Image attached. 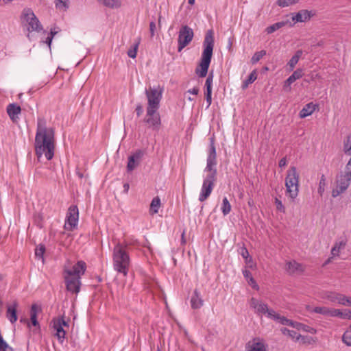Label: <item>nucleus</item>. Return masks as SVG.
<instances>
[{"mask_svg":"<svg viewBox=\"0 0 351 351\" xmlns=\"http://www.w3.org/2000/svg\"><path fill=\"white\" fill-rule=\"evenodd\" d=\"M160 206V199L157 196L152 200L149 208V213L151 215H154L158 213L159 208Z\"/></svg>","mask_w":351,"mask_h":351,"instance_id":"obj_31","label":"nucleus"},{"mask_svg":"<svg viewBox=\"0 0 351 351\" xmlns=\"http://www.w3.org/2000/svg\"><path fill=\"white\" fill-rule=\"evenodd\" d=\"M6 111L12 122L16 123L19 120L18 115L21 112V106L15 103L10 104L6 108Z\"/></svg>","mask_w":351,"mask_h":351,"instance_id":"obj_15","label":"nucleus"},{"mask_svg":"<svg viewBox=\"0 0 351 351\" xmlns=\"http://www.w3.org/2000/svg\"><path fill=\"white\" fill-rule=\"evenodd\" d=\"M188 93L197 95L199 93V88L197 87H193L191 89L188 90Z\"/></svg>","mask_w":351,"mask_h":351,"instance_id":"obj_63","label":"nucleus"},{"mask_svg":"<svg viewBox=\"0 0 351 351\" xmlns=\"http://www.w3.org/2000/svg\"><path fill=\"white\" fill-rule=\"evenodd\" d=\"M141 38H138V40L133 44V45L130 47V49L128 51V56L130 58H135L136 57L137 50L138 45L140 44Z\"/></svg>","mask_w":351,"mask_h":351,"instance_id":"obj_36","label":"nucleus"},{"mask_svg":"<svg viewBox=\"0 0 351 351\" xmlns=\"http://www.w3.org/2000/svg\"><path fill=\"white\" fill-rule=\"evenodd\" d=\"M313 312L325 316H330L331 308L326 306H316L313 308Z\"/></svg>","mask_w":351,"mask_h":351,"instance_id":"obj_35","label":"nucleus"},{"mask_svg":"<svg viewBox=\"0 0 351 351\" xmlns=\"http://www.w3.org/2000/svg\"><path fill=\"white\" fill-rule=\"evenodd\" d=\"M267 344L260 337H254L245 345L246 351H267Z\"/></svg>","mask_w":351,"mask_h":351,"instance_id":"obj_13","label":"nucleus"},{"mask_svg":"<svg viewBox=\"0 0 351 351\" xmlns=\"http://www.w3.org/2000/svg\"><path fill=\"white\" fill-rule=\"evenodd\" d=\"M56 7L66 11L69 8V0H55Z\"/></svg>","mask_w":351,"mask_h":351,"instance_id":"obj_37","label":"nucleus"},{"mask_svg":"<svg viewBox=\"0 0 351 351\" xmlns=\"http://www.w3.org/2000/svg\"><path fill=\"white\" fill-rule=\"evenodd\" d=\"M239 254H241V256L244 259H247V258H249L250 254H249L248 250H247V249L245 247V245H244V244H243V245L240 248V250H239Z\"/></svg>","mask_w":351,"mask_h":351,"instance_id":"obj_48","label":"nucleus"},{"mask_svg":"<svg viewBox=\"0 0 351 351\" xmlns=\"http://www.w3.org/2000/svg\"><path fill=\"white\" fill-rule=\"evenodd\" d=\"M317 107L316 104L313 102H310L306 104L303 108L300 111L299 116L300 118H305L311 114L315 110Z\"/></svg>","mask_w":351,"mask_h":351,"instance_id":"obj_22","label":"nucleus"},{"mask_svg":"<svg viewBox=\"0 0 351 351\" xmlns=\"http://www.w3.org/2000/svg\"><path fill=\"white\" fill-rule=\"evenodd\" d=\"M209 141L210 143L206 159V166L204 169V171L208 173L203 180L201 192L199 196V200L200 202L205 201L210 195L215 186V183L217 181V152L215 138L210 137Z\"/></svg>","mask_w":351,"mask_h":351,"instance_id":"obj_1","label":"nucleus"},{"mask_svg":"<svg viewBox=\"0 0 351 351\" xmlns=\"http://www.w3.org/2000/svg\"><path fill=\"white\" fill-rule=\"evenodd\" d=\"M346 245V241H343L336 242L335 243V245H337V247H339L340 250H341V249L344 248Z\"/></svg>","mask_w":351,"mask_h":351,"instance_id":"obj_62","label":"nucleus"},{"mask_svg":"<svg viewBox=\"0 0 351 351\" xmlns=\"http://www.w3.org/2000/svg\"><path fill=\"white\" fill-rule=\"evenodd\" d=\"M39 311H41V308L35 304L32 305L30 309V319L34 326H39V323L37 320V313Z\"/></svg>","mask_w":351,"mask_h":351,"instance_id":"obj_25","label":"nucleus"},{"mask_svg":"<svg viewBox=\"0 0 351 351\" xmlns=\"http://www.w3.org/2000/svg\"><path fill=\"white\" fill-rule=\"evenodd\" d=\"M0 350L3 351H14V348L10 346L5 340L0 343Z\"/></svg>","mask_w":351,"mask_h":351,"instance_id":"obj_46","label":"nucleus"},{"mask_svg":"<svg viewBox=\"0 0 351 351\" xmlns=\"http://www.w3.org/2000/svg\"><path fill=\"white\" fill-rule=\"evenodd\" d=\"M300 174L295 166H291L287 173L285 178L286 193L291 198L295 199L299 191Z\"/></svg>","mask_w":351,"mask_h":351,"instance_id":"obj_5","label":"nucleus"},{"mask_svg":"<svg viewBox=\"0 0 351 351\" xmlns=\"http://www.w3.org/2000/svg\"><path fill=\"white\" fill-rule=\"evenodd\" d=\"M330 317H338L341 319H351V310L345 309L341 311L339 309L331 308Z\"/></svg>","mask_w":351,"mask_h":351,"instance_id":"obj_23","label":"nucleus"},{"mask_svg":"<svg viewBox=\"0 0 351 351\" xmlns=\"http://www.w3.org/2000/svg\"><path fill=\"white\" fill-rule=\"evenodd\" d=\"M260 302L254 298H252L251 299V306L254 308H257Z\"/></svg>","mask_w":351,"mask_h":351,"instance_id":"obj_60","label":"nucleus"},{"mask_svg":"<svg viewBox=\"0 0 351 351\" xmlns=\"http://www.w3.org/2000/svg\"><path fill=\"white\" fill-rule=\"evenodd\" d=\"M127 249V244L118 242L112 250L113 268L124 276L128 275L130 265V258Z\"/></svg>","mask_w":351,"mask_h":351,"instance_id":"obj_4","label":"nucleus"},{"mask_svg":"<svg viewBox=\"0 0 351 351\" xmlns=\"http://www.w3.org/2000/svg\"><path fill=\"white\" fill-rule=\"evenodd\" d=\"M231 204H230L228 198L226 197H224L222 200V204H221V212L224 216L229 214L231 211Z\"/></svg>","mask_w":351,"mask_h":351,"instance_id":"obj_34","label":"nucleus"},{"mask_svg":"<svg viewBox=\"0 0 351 351\" xmlns=\"http://www.w3.org/2000/svg\"><path fill=\"white\" fill-rule=\"evenodd\" d=\"M248 282H249V285L254 289H256L258 290V285H257L256 280H254V278H250V280H248Z\"/></svg>","mask_w":351,"mask_h":351,"instance_id":"obj_56","label":"nucleus"},{"mask_svg":"<svg viewBox=\"0 0 351 351\" xmlns=\"http://www.w3.org/2000/svg\"><path fill=\"white\" fill-rule=\"evenodd\" d=\"M339 297H340V298H339L340 300H339V304L346 306L347 301H348V297L345 296L343 294H341V295Z\"/></svg>","mask_w":351,"mask_h":351,"instance_id":"obj_58","label":"nucleus"},{"mask_svg":"<svg viewBox=\"0 0 351 351\" xmlns=\"http://www.w3.org/2000/svg\"><path fill=\"white\" fill-rule=\"evenodd\" d=\"M266 55L265 50H261L256 52L251 58L252 64H254L257 63L264 56Z\"/></svg>","mask_w":351,"mask_h":351,"instance_id":"obj_41","label":"nucleus"},{"mask_svg":"<svg viewBox=\"0 0 351 351\" xmlns=\"http://www.w3.org/2000/svg\"><path fill=\"white\" fill-rule=\"evenodd\" d=\"M269 314L272 315L273 320L280 323L282 325L289 326L293 324V321L287 319L285 316H281L276 312L275 313V314H271V313Z\"/></svg>","mask_w":351,"mask_h":351,"instance_id":"obj_29","label":"nucleus"},{"mask_svg":"<svg viewBox=\"0 0 351 351\" xmlns=\"http://www.w3.org/2000/svg\"><path fill=\"white\" fill-rule=\"evenodd\" d=\"M275 204L276 206V208L278 210L285 213V208L284 205L282 204V202L281 200H280L278 198H275Z\"/></svg>","mask_w":351,"mask_h":351,"instance_id":"obj_47","label":"nucleus"},{"mask_svg":"<svg viewBox=\"0 0 351 351\" xmlns=\"http://www.w3.org/2000/svg\"><path fill=\"white\" fill-rule=\"evenodd\" d=\"M35 153L39 159L44 154L45 158L50 160L54 156L55 130L53 128L38 125L35 136Z\"/></svg>","mask_w":351,"mask_h":351,"instance_id":"obj_2","label":"nucleus"},{"mask_svg":"<svg viewBox=\"0 0 351 351\" xmlns=\"http://www.w3.org/2000/svg\"><path fill=\"white\" fill-rule=\"evenodd\" d=\"M143 111L144 110L142 104L140 103L137 104L135 108V112L136 114L137 117H140L143 114Z\"/></svg>","mask_w":351,"mask_h":351,"instance_id":"obj_51","label":"nucleus"},{"mask_svg":"<svg viewBox=\"0 0 351 351\" xmlns=\"http://www.w3.org/2000/svg\"><path fill=\"white\" fill-rule=\"evenodd\" d=\"M286 270L289 274H293L297 271L304 272L305 267L295 261H291L286 263Z\"/></svg>","mask_w":351,"mask_h":351,"instance_id":"obj_19","label":"nucleus"},{"mask_svg":"<svg viewBox=\"0 0 351 351\" xmlns=\"http://www.w3.org/2000/svg\"><path fill=\"white\" fill-rule=\"evenodd\" d=\"M17 301H14L12 305H8L7 308L6 316L9 321L14 324L17 321V307H18Z\"/></svg>","mask_w":351,"mask_h":351,"instance_id":"obj_18","label":"nucleus"},{"mask_svg":"<svg viewBox=\"0 0 351 351\" xmlns=\"http://www.w3.org/2000/svg\"><path fill=\"white\" fill-rule=\"evenodd\" d=\"M145 93L147 99L146 109L158 110L162 99V90H158L154 88L149 87V89H145Z\"/></svg>","mask_w":351,"mask_h":351,"instance_id":"obj_6","label":"nucleus"},{"mask_svg":"<svg viewBox=\"0 0 351 351\" xmlns=\"http://www.w3.org/2000/svg\"><path fill=\"white\" fill-rule=\"evenodd\" d=\"M325 186H326V177L324 175H322L321 178L319 180V187H318V190H317L318 193L321 196H322V195L324 192Z\"/></svg>","mask_w":351,"mask_h":351,"instance_id":"obj_42","label":"nucleus"},{"mask_svg":"<svg viewBox=\"0 0 351 351\" xmlns=\"http://www.w3.org/2000/svg\"><path fill=\"white\" fill-rule=\"evenodd\" d=\"M104 6L110 9H118L121 6V0H97Z\"/></svg>","mask_w":351,"mask_h":351,"instance_id":"obj_27","label":"nucleus"},{"mask_svg":"<svg viewBox=\"0 0 351 351\" xmlns=\"http://www.w3.org/2000/svg\"><path fill=\"white\" fill-rule=\"evenodd\" d=\"M23 15L24 20L29 25V27L27 28L29 32H40L43 29L39 20L31 9H25L23 12Z\"/></svg>","mask_w":351,"mask_h":351,"instance_id":"obj_10","label":"nucleus"},{"mask_svg":"<svg viewBox=\"0 0 351 351\" xmlns=\"http://www.w3.org/2000/svg\"><path fill=\"white\" fill-rule=\"evenodd\" d=\"M289 23L290 24V27H292L293 25L291 24L289 21H280V22H277L276 23H274L272 24L271 25H269L268 26L266 29H265V32L269 34H272L273 32H274L275 31L282 28V27L285 26L287 24Z\"/></svg>","mask_w":351,"mask_h":351,"instance_id":"obj_24","label":"nucleus"},{"mask_svg":"<svg viewBox=\"0 0 351 351\" xmlns=\"http://www.w3.org/2000/svg\"><path fill=\"white\" fill-rule=\"evenodd\" d=\"M45 245L43 243H40L36 246L35 249V256L38 258L43 259L44 253L45 252Z\"/></svg>","mask_w":351,"mask_h":351,"instance_id":"obj_40","label":"nucleus"},{"mask_svg":"<svg viewBox=\"0 0 351 351\" xmlns=\"http://www.w3.org/2000/svg\"><path fill=\"white\" fill-rule=\"evenodd\" d=\"M79 210L76 205H71L68 208L64 228L69 231L73 230L77 226Z\"/></svg>","mask_w":351,"mask_h":351,"instance_id":"obj_8","label":"nucleus"},{"mask_svg":"<svg viewBox=\"0 0 351 351\" xmlns=\"http://www.w3.org/2000/svg\"><path fill=\"white\" fill-rule=\"evenodd\" d=\"M350 181L351 177L346 176V173H341L337 177L336 183L339 188L346 191L348 188Z\"/></svg>","mask_w":351,"mask_h":351,"instance_id":"obj_21","label":"nucleus"},{"mask_svg":"<svg viewBox=\"0 0 351 351\" xmlns=\"http://www.w3.org/2000/svg\"><path fill=\"white\" fill-rule=\"evenodd\" d=\"M86 270V263L84 261H78L73 266L72 269H64V274L80 277L84 275Z\"/></svg>","mask_w":351,"mask_h":351,"instance_id":"obj_14","label":"nucleus"},{"mask_svg":"<svg viewBox=\"0 0 351 351\" xmlns=\"http://www.w3.org/2000/svg\"><path fill=\"white\" fill-rule=\"evenodd\" d=\"M315 14V12L308 10H301L292 16V20L295 22H306Z\"/></svg>","mask_w":351,"mask_h":351,"instance_id":"obj_16","label":"nucleus"},{"mask_svg":"<svg viewBox=\"0 0 351 351\" xmlns=\"http://www.w3.org/2000/svg\"><path fill=\"white\" fill-rule=\"evenodd\" d=\"M145 154V152L142 149H137L132 155L128 157V161L127 164V171L132 172L136 167H137Z\"/></svg>","mask_w":351,"mask_h":351,"instance_id":"obj_12","label":"nucleus"},{"mask_svg":"<svg viewBox=\"0 0 351 351\" xmlns=\"http://www.w3.org/2000/svg\"><path fill=\"white\" fill-rule=\"evenodd\" d=\"M340 253L339 247H337V245H335L332 247L331 250V254L333 256H338Z\"/></svg>","mask_w":351,"mask_h":351,"instance_id":"obj_55","label":"nucleus"},{"mask_svg":"<svg viewBox=\"0 0 351 351\" xmlns=\"http://www.w3.org/2000/svg\"><path fill=\"white\" fill-rule=\"evenodd\" d=\"M298 0H278L276 3L281 8L289 6V5H293L296 3Z\"/></svg>","mask_w":351,"mask_h":351,"instance_id":"obj_43","label":"nucleus"},{"mask_svg":"<svg viewBox=\"0 0 351 351\" xmlns=\"http://www.w3.org/2000/svg\"><path fill=\"white\" fill-rule=\"evenodd\" d=\"M341 340L347 346L351 347V324L343 332Z\"/></svg>","mask_w":351,"mask_h":351,"instance_id":"obj_33","label":"nucleus"},{"mask_svg":"<svg viewBox=\"0 0 351 351\" xmlns=\"http://www.w3.org/2000/svg\"><path fill=\"white\" fill-rule=\"evenodd\" d=\"M194 33L193 29L188 25H183L178 33V51L180 52L186 47L193 40Z\"/></svg>","mask_w":351,"mask_h":351,"instance_id":"obj_7","label":"nucleus"},{"mask_svg":"<svg viewBox=\"0 0 351 351\" xmlns=\"http://www.w3.org/2000/svg\"><path fill=\"white\" fill-rule=\"evenodd\" d=\"M245 261L247 264L249 265V267L250 268L253 267L254 262H253L252 258L250 256H249V258H247V259H245Z\"/></svg>","mask_w":351,"mask_h":351,"instance_id":"obj_64","label":"nucleus"},{"mask_svg":"<svg viewBox=\"0 0 351 351\" xmlns=\"http://www.w3.org/2000/svg\"><path fill=\"white\" fill-rule=\"evenodd\" d=\"M64 279L67 291L75 294L80 291L82 283L80 277H73L64 274Z\"/></svg>","mask_w":351,"mask_h":351,"instance_id":"obj_11","label":"nucleus"},{"mask_svg":"<svg viewBox=\"0 0 351 351\" xmlns=\"http://www.w3.org/2000/svg\"><path fill=\"white\" fill-rule=\"evenodd\" d=\"M343 149L346 154L351 155V136H349L344 142Z\"/></svg>","mask_w":351,"mask_h":351,"instance_id":"obj_44","label":"nucleus"},{"mask_svg":"<svg viewBox=\"0 0 351 351\" xmlns=\"http://www.w3.org/2000/svg\"><path fill=\"white\" fill-rule=\"evenodd\" d=\"M344 191H345L344 190H343L341 188H339L338 185H337L336 189H335L332 191V196L333 197H336L338 195H339L341 193H343Z\"/></svg>","mask_w":351,"mask_h":351,"instance_id":"obj_53","label":"nucleus"},{"mask_svg":"<svg viewBox=\"0 0 351 351\" xmlns=\"http://www.w3.org/2000/svg\"><path fill=\"white\" fill-rule=\"evenodd\" d=\"M344 173H346V176L351 177V157L346 166Z\"/></svg>","mask_w":351,"mask_h":351,"instance_id":"obj_54","label":"nucleus"},{"mask_svg":"<svg viewBox=\"0 0 351 351\" xmlns=\"http://www.w3.org/2000/svg\"><path fill=\"white\" fill-rule=\"evenodd\" d=\"M303 52L302 50H298L295 54L291 57L289 60L288 64L290 67L291 70H293L295 66V64L298 62L300 57L302 56Z\"/></svg>","mask_w":351,"mask_h":351,"instance_id":"obj_32","label":"nucleus"},{"mask_svg":"<svg viewBox=\"0 0 351 351\" xmlns=\"http://www.w3.org/2000/svg\"><path fill=\"white\" fill-rule=\"evenodd\" d=\"M243 275L247 280H249L250 278H253L251 272L247 269L243 270Z\"/></svg>","mask_w":351,"mask_h":351,"instance_id":"obj_57","label":"nucleus"},{"mask_svg":"<svg viewBox=\"0 0 351 351\" xmlns=\"http://www.w3.org/2000/svg\"><path fill=\"white\" fill-rule=\"evenodd\" d=\"M287 164V158L286 157H284L282 158H281L278 162V166L280 168H282V167H285Z\"/></svg>","mask_w":351,"mask_h":351,"instance_id":"obj_59","label":"nucleus"},{"mask_svg":"<svg viewBox=\"0 0 351 351\" xmlns=\"http://www.w3.org/2000/svg\"><path fill=\"white\" fill-rule=\"evenodd\" d=\"M213 71H211L206 78V82H205V91H212V87H213Z\"/></svg>","mask_w":351,"mask_h":351,"instance_id":"obj_39","label":"nucleus"},{"mask_svg":"<svg viewBox=\"0 0 351 351\" xmlns=\"http://www.w3.org/2000/svg\"><path fill=\"white\" fill-rule=\"evenodd\" d=\"M204 95L207 103L206 108H208L212 104V91H204Z\"/></svg>","mask_w":351,"mask_h":351,"instance_id":"obj_49","label":"nucleus"},{"mask_svg":"<svg viewBox=\"0 0 351 351\" xmlns=\"http://www.w3.org/2000/svg\"><path fill=\"white\" fill-rule=\"evenodd\" d=\"M341 294L338 293H331L330 295H328L327 298L328 300H330L331 302L333 303H338L339 302V298Z\"/></svg>","mask_w":351,"mask_h":351,"instance_id":"obj_45","label":"nucleus"},{"mask_svg":"<svg viewBox=\"0 0 351 351\" xmlns=\"http://www.w3.org/2000/svg\"><path fill=\"white\" fill-rule=\"evenodd\" d=\"M256 78L257 72L256 70L254 69L250 73L247 78L243 82L241 85L242 89H246L250 84H252L256 80Z\"/></svg>","mask_w":351,"mask_h":351,"instance_id":"obj_30","label":"nucleus"},{"mask_svg":"<svg viewBox=\"0 0 351 351\" xmlns=\"http://www.w3.org/2000/svg\"><path fill=\"white\" fill-rule=\"evenodd\" d=\"M289 326H291L293 328H295L300 330V329L303 328L304 325L301 324V323L293 322V325H289Z\"/></svg>","mask_w":351,"mask_h":351,"instance_id":"obj_61","label":"nucleus"},{"mask_svg":"<svg viewBox=\"0 0 351 351\" xmlns=\"http://www.w3.org/2000/svg\"><path fill=\"white\" fill-rule=\"evenodd\" d=\"M214 43V32L213 29H208L205 34L203 41V51L201 55L200 61L195 71L199 77H204L208 73L212 60Z\"/></svg>","mask_w":351,"mask_h":351,"instance_id":"obj_3","label":"nucleus"},{"mask_svg":"<svg viewBox=\"0 0 351 351\" xmlns=\"http://www.w3.org/2000/svg\"><path fill=\"white\" fill-rule=\"evenodd\" d=\"M143 121L152 130L158 131L161 125L160 116L156 110L146 109V115Z\"/></svg>","mask_w":351,"mask_h":351,"instance_id":"obj_9","label":"nucleus"},{"mask_svg":"<svg viewBox=\"0 0 351 351\" xmlns=\"http://www.w3.org/2000/svg\"><path fill=\"white\" fill-rule=\"evenodd\" d=\"M280 330H281L282 334L288 335L292 339H295L296 340H298L300 337L301 336L295 330H289V329H288L287 328H281Z\"/></svg>","mask_w":351,"mask_h":351,"instance_id":"obj_38","label":"nucleus"},{"mask_svg":"<svg viewBox=\"0 0 351 351\" xmlns=\"http://www.w3.org/2000/svg\"><path fill=\"white\" fill-rule=\"evenodd\" d=\"M156 23L154 21H152L149 23V32H150V36L152 38L155 35V31H156Z\"/></svg>","mask_w":351,"mask_h":351,"instance_id":"obj_52","label":"nucleus"},{"mask_svg":"<svg viewBox=\"0 0 351 351\" xmlns=\"http://www.w3.org/2000/svg\"><path fill=\"white\" fill-rule=\"evenodd\" d=\"M53 328L56 331V336L59 341L62 343L66 338V331L59 323H53Z\"/></svg>","mask_w":351,"mask_h":351,"instance_id":"obj_26","label":"nucleus"},{"mask_svg":"<svg viewBox=\"0 0 351 351\" xmlns=\"http://www.w3.org/2000/svg\"><path fill=\"white\" fill-rule=\"evenodd\" d=\"M303 75V71L301 69H298L285 81L283 88L286 91L290 90V85L295 80L301 78Z\"/></svg>","mask_w":351,"mask_h":351,"instance_id":"obj_17","label":"nucleus"},{"mask_svg":"<svg viewBox=\"0 0 351 351\" xmlns=\"http://www.w3.org/2000/svg\"><path fill=\"white\" fill-rule=\"evenodd\" d=\"M257 312L263 313V314H267V317L272 319L273 317L271 315V314H275L276 311L271 308H269L268 305L265 303L260 302L258 304L257 308Z\"/></svg>","mask_w":351,"mask_h":351,"instance_id":"obj_28","label":"nucleus"},{"mask_svg":"<svg viewBox=\"0 0 351 351\" xmlns=\"http://www.w3.org/2000/svg\"><path fill=\"white\" fill-rule=\"evenodd\" d=\"M53 323H59L62 328L63 327L68 328L69 326V322L65 321L64 319V317H59L57 320H54Z\"/></svg>","mask_w":351,"mask_h":351,"instance_id":"obj_50","label":"nucleus"},{"mask_svg":"<svg viewBox=\"0 0 351 351\" xmlns=\"http://www.w3.org/2000/svg\"><path fill=\"white\" fill-rule=\"evenodd\" d=\"M204 304V300L201 297L200 292L195 289L191 298V306L193 309H199Z\"/></svg>","mask_w":351,"mask_h":351,"instance_id":"obj_20","label":"nucleus"}]
</instances>
